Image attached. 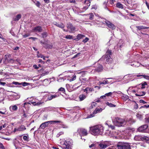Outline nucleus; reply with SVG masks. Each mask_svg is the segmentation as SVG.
I'll return each mask as SVG.
<instances>
[{
  "label": "nucleus",
  "mask_w": 149,
  "mask_h": 149,
  "mask_svg": "<svg viewBox=\"0 0 149 149\" xmlns=\"http://www.w3.org/2000/svg\"><path fill=\"white\" fill-rule=\"evenodd\" d=\"M90 129L91 133L94 136L102 134L104 130L103 127L100 125L90 127Z\"/></svg>",
  "instance_id": "obj_1"
},
{
  "label": "nucleus",
  "mask_w": 149,
  "mask_h": 149,
  "mask_svg": "<svg viewBox=\"0 0 149 149\" xmlns=\"http://www.w3.org/2000/svg\"><path fill=\"white\" fill-rule=\"evenodd\" d=\"M112 122L115 125L118 127H123L126 123L124 119L118 117H115Z\"/></svg>",
  "instance_id": "obj_2"
},
{
  "label": "nucleus",
  "mask_w": 149,
  "mask_h": 149,
  "mask_svg": "<svg viewBox=\"0 0 149 149\" xmlns=\"http://www.w3.org/2000/svg\"><path fill=\"white\" fill-rule=\"evenodd\" d=\"M118 149H131L130 145L128 143H120L117 145Z\"/></svg>",
  "instance_id": "obj_3"
},
{
  "label": "nucleus",
  "mask_w": 149,
  "mask_h": 149,
  "mask_svg": "<svg viewBox=\"0 0 149 149\" xmlns=\"http://www.w3.org/2000/svg\"><path fill=\"white\" fill-rule=\"evenodd\" d=\"M60 121H49L46 122L42 123L40 125V127L42 129H44L45 128L47 127L49 125L56 123H59Z\"/></svg>",
  "instance_id": "obj_4"
},
{
  "label": "nucleus",
  "mask_w": 149,
  "mask_h": 149,
  "mask_svg": "<svg viewBox=\"0 0 149 149\" xmlns=\"http://www.w3.org/2000/svg\"><path fill=\"white\" fill-rule=\"evenodd\" d=\"M112 52L110 50H108L106 52L105 57L107 59L106 62L108 64L111 63L112 60L111 58L110 55H111Z\"/></svg>",
  "instance_id": "obj_5"
},
{
  "label": "nucleus",
  "mask_w": 149,
  "mask_h": 149,
  "mask_svg": "<svg viewBox=\"0 0 149 149\" xmlns=\"http://www.w3.org/2000/svg\"><path fill=\"white\" fill-rule=\"evenodd\" d=\"M67 27L68 30L67 31H69L70 33L73 32L76 29L75 27L70 23H68L67 24Z\"/></svg>",
  "instance_id": "obj_6"
},
{
  "label": "nucleus",
  "mask_w": 149,
  "mask_h": 149,
  "mask_svg": "<svg viewBox=\"0 0 149 149\" xmlns=\"http://www.w3.org/2000/svg\"><path fill=\"white\" fill-rule=\"evenodd\" d=\"M64 149H71L72 145V142L69 141H65L64 143Z\"/></svg>",
  "instance_id": "obj_7"
},
{
  "label": "nucleus",
  "mask_w": 149,
  "mask_h": 149,
  "mask_svg": "<svg viewBox=\"0 0 149 149\" xmlns=\"http://www.w3.org/2000/svg\"><path fill=\"white\" fill-rule=\"evenodd\" d=\"M77 131L81 136H86L88 134L87 130L84 129H79Z\"/></svg>",
  "instance_id": "obj_8"
},
{
  "label": "nucleus",
  "mask_w": 149,
  "mask_h": 149,
  "mask_svg": "<svg viewBox=\"0 0 149 149\" xmlns=\"http://www.w3.org/2000/svg\"><path fill=\"white\" fill-rule=\"evenodd\" d=\"M136 90V93L135 95L136 96H143L145 95L146 93V92L144 91H142V89L140 88H138Z\"/></svg>",
  "instance_id": "obj_9"
},
{
  "label": "nucleus",
  "mask_w": 149,
  "mask_h": 149,
  "mask_svg": "<svg viewBox=\"0 0 149 149\" xmlns=\"http://www.w3.org/2000/svg\"><path fill=\"white\" fill-rule=\"evenodd\" d=\"M105 22L109 29L112 30H114L116 29L115 26L109 21L106 20Z\"/></svg>",
  "instance_id": "obj_10"
},
{
  "label": "nucleus",
  "mask_w": 149,
  "mask_h": 149,
  "mask_svg": "<svg viewBox=\"0 0 149 149\" xmlns=\"http://www.w3.org/2000/svg\"><path fill=\"white\" fill-rule=\"evenodd\" d=\"M43 47L46 49H51L52 48L53 45L52 43L50 42V41L47 40L46 44L45 45H44Z\"/></svg>",
  "instance_id": "obj_11"
},
{
  "label": "nucleus",
  "mask_w": 149,
  "mask_h": 149,
  "mask_svg": "<svg viewBox=\"0 0 149 149\" xmlns=\"http://www.w3.org/2000/svg\"><path fill=\"white\" fill-rule=\"evenodd\" d=\"M148 127L147 125H143L139 127L138 129V131L140 132H144Z\"/></svg>",
  "instance_id": "obj_12"
},
{
  "label": "nucleus",
  "mask_w": 149,
  "mask_h": 149,
  "mask_svg": "<svg viewBox=\"0 0 149 149\" xmlns=\"http://www.w3.org/2000/svg\"><path fill=\"white\" fill-rule=\"evenodd\" d=\"M33 32H41L42 31V29L40 26H37L34 28L33 29Z\"/></svg>",
  "instance_id": "obj_13"
},
{
  "label": "nucleus",
  "mask_w": 149,
  "mask_h": 149,
  "mask_svg": "<svg viewBox=\"0 0 149 149\" xmlns=\"http://www.w3.org/2000/svg\"><path fill=\"white\" fill-rule=\"evenodd\" d=\"M147 85V83L146 82H144L138 85H137L136 87L137 88H140L143 89L145 88V86Z\"/></svg>",
  "instance_id": "obj_14"
},
{
  "label": "nucleus",
  "mask_w": 149,
  "mask_h": 149,
  "mask_svg": "<svg viewBox=\"0 0 149 149\" xmlns=\"http://www.w3.org/2000/svg\"><path fill=\"white\" fill-rule=\"evenodd\" d=\"M110 122L109 121H107L105 123V124L106 125H107L109 128H110L112 130H114L115 128V127L113 125H112L110 123Z\"/></svg>",
  "instance_id": "obj_15"
},
{
  "label": "nucleus",
  "mask_w": 149,
  "mask_h": 149,
  "mask_svg": "<svg viewBox=\"0 0 149 149\" xmlns=\"http://www.w3.org/2000/svg\"><path fill=\"white\" fill-rule=\"evenodd\" d=\"M53 24L57 26H58L60 28L63 29L65 27L64 25L62 23L60 24L58 23L57 22H53Z\"/></svg>",
  "instance_id": "obj_16"
},
{
  "label": "nucleus",
  "mask_w": 149,
  "mask_h": 149,
  "mask_svg": "<svg viewBox=\"0 0 149 149\" xmlns=\"http://www.w3.org/2000/svg\"><path fill=\"white\" fill-rule=\"evenodd\" d=\"M103 69V68L102 65H101L99 64L95 69V71L97 72H99L102 71Z\"/></svg>",
  "instance_id": "obj_17"
},
{
  "label": "nucleus",
  "mask_w": 149,
  "mask_h": 149,
  "mask_svg": "<svg viewBox=\"0 0 149 149\" xmlns=\"http://www.w3.org/2000/svg\"><path fill=\"white\" fill-rule=\"evenodd\" d=\"M13 142L14 146L17 148V147H18L20 143L19 141L17 140L16 138H15L13 140Z\"/></svg>",
  "instance_id": "obj_18"
},
{
  "label": "nucleus",
  "mask_w": 149,
  "mask_h": 149,
  "mask_svg": "<svg viewBox=\"0 0 149 149\" xmlns=\"http://www.w3.org/2000/svg\"><path fill=\"white\" fill-rule=\"evenodd\" d=\"M26 129V128L24 125H21L18 127V131H23L25 130Z\"/></svg>",
  "instance_id": "obj_19"
},
{
  "label": "nucleus",
  "mask_w": 149,
  "mask_h": 149,
  "mask_svg": "<svg viewBox=\"0 0 149 149\" xmlns=\"http://www.w3.org/2000/svg\"><path fill=\"white\" fill-rule=\"evenodd\" d=\"M137 28V31H138L141 29H148L149 28V27H146L143 26H136Z\"/></svg>",
  "instance_id": "obj_20"
},
{
  "label": "nucleus",
  "mask_w": 149,
  "mask_h": 149,
  "mask_svg": "<svg viewBox=\"0 0 149 149\" xmlns=\"http://www.w3.org/2000/svg\"><path fill=\"white\" fill-rule=\"evenodd\" d=\"M22 15L20 14H18L15 17L13 18V20L15 21H18L21 17Z\"/></svg>",
  "instance_id": "obj_21"
},
{
  "label": "nucleus",
  "mask_w": 149,
  "mask_h": 149,
  "mask_svg": "<svg viewBox=\"0 0 149 149\" xmlns=\"http://www.w3.org/2000/svg\"><path fill=\"white\" fill-rule=\"evenodd\" d=\"M93 91V88L89 87H87L84 90V92H86V93L87 94L88 93H89L90 92H91Z\"/></svg>",
  "instance_id": "obj_22"
},
{
  "label": "nucleus",
  "mask_w": 149,
  "mask_h": 149,
  "mask_svg": "<svg viewBox=\"0 0 149 149\" xmlns=\"http://www.w3.org/2000/svg\"><path fill=\"white\" fill-rule=\"evenodd\" d=\"M134 139L137 141H141L142 136L139 135H136L134 137Z\"/></svg>",
  "instance_id": "obj_23"
},
{
  "label": "nucleus",
  "mask_w": 149,
  "mask_h": 149,
  "mask_svg": "<svg viewBox=\"0 0 149 149\" xmlns=\"http://www.w3.org/2000/svg\"><path fill=\"white\" fill-rule=\"evenodd\" d=\"M86 97V96L84 94H81L80 95L79 97V101H82L84 100Z\"/></svg>",
  "instance_id": "obj_24"
},
{
  "label": "nucleus",
  "mask_w": 149,
  "mask_h": 149,
  "mask_svg": "<svg viewBox=\"0 0 149 149\" xmlns=\"http://www.w3.org/2000/svg\"><path fill=\"white\" fill-rule=\"evenodd\" d=\"M102 109L101 108H96L93 112V114H95L97 113L101 112Z\"/></svg>",
  "instance_id": "obj_25"
},
{
  "label": "nucleus",
  "mask_w": 149,
  "mask_h": 149,
  "mask_svg": "<svg viewBox=\"0 0 149 149\" xmlns=\"http://www.w3.org/2000/svg\"><path fill=\"white\" fill-rule=\"evenodd\" d=\"M142 141H149V136H142Z\"/></svg>",
  "instance_id": "obj_26"
},
{
  "label": "nucleus",
  "mask_w": 149,
  "mask_h": 149,
  "mask_svg": "<svg viewBox=\"0 0 149 149\" xmlns=\"http://www.w3.org/2000/svg\"><path fill=\"white\" fill-rule=\"evenodd\" d=\"M10 108L11 111H16L17 110V107L16 105H15L10 106Z\"/></svg>",
  "instance_id": "obj_27"
},
{
  "label": "nucleus",
  "mask_w": 149,
  "mask_h": 149,
  "mask_svg": "<svg viewBox=\"0 0 149 149\" xmlns=\"http://www.w3.org/2000/svg\"><path fill=\"white\" fill-rule=\"evenodd\" d=\"M85 78H80V80L81 83H85L86 81H88V79Z\"/></svg>",
  "instance_id": "obj_28"
},
{
  "label": "nucleus",
  "mask_w": 149,
  "mask_h": 149,
  "mask_svg": "<svg viewBox=\"0 0 149 149\" xmlns=\"http://www.w3.org/2000/svg\"><path fill=\"white\" fill-rule=\"evenodd\" d=\"M116 6L117 7L121 9L123 8V5L120 2H118L116 4Z\"/></svg>",
  "instance_id": "obj_29"
},
{
  "label": "nucleus",
  "mask_w": 149,
  "mask_h": 149,
  "mask_svg": "<svg viewBox=\"0 0 149 149\" xmlns=\"http://www.w3.org/2000/svg\"><path fill=\"white\" fill-rule=\"evenodd\" d=\"M99 146L101 149H104L107 147V145L105 144L100 143L99 144Z\"/></svg>",
  "instance_id": "obj_30"
},
{
  "label": "nucleus",
  "mask_w": 149,
  "mask_h": 149,
  "mask_svg": "<svg viewBox=\"0 0 149 149\" xmlns=\"http://www.w3.org/2000/svg\"><path fill=\"white\" fill-rule=\"evenodd\" d=\"M127 121L129 122L130 124H132L135 123L136 121L132 118H129L127 120Z\"/></svg>",
  "instance_id": "obj_31"
},
{
  "label": "nucleus",
  "mask_w": 149,
  "mask_h": 149,
  "mask_svg": "<svg viewBox=\"0 0 149 149\" xmlns=\"http://www.w3.org/2000/svg\"><path fill=\"white\" fill-rule=\"evenodd\" d=\"M31 103L32 104H33V105H39L40 104H42L44 102H38L37 103H36V102H31Z\"/></svg>",
  "instance_id": "obj_32"
},
{
  "label": "nucleus",
  "mask_w": 149,
  "mask_h": 149,
  "mask_svg": "<svg viewBox=\"0 0 149 149\" xmlns=\"http://www.w3.org/2000/svg\"><path fill=\"white\" fill-rule=\"evenodd\" d=\"M123 95L122 96V98L125 101H126L129 99V96L123 94Z\"/></svg>",
  "instance_id": "obj_33"
},
{
  "label": "nucleus",
  "mask_w": 149,
  "mask_h": 149,
  "mask_svg": "<svg viewBox=\"0 0 149 149\" xmlns=\"http://www.w3.org/2000/svg\"><path fill=\"white\" fill-rule=\"evenodd\" d=\"M91 1L90 0H85L84 1V3L87 5V6H89L90 5Z\"/></svg>",
  "instance_id": "obj_34"
},
{
  "label": "nucleus",
  "mask_w": 149,
  "mask_h": 149,
  "mask_svg": "<svg viewBox=\"0 0 149 149\" xmlns=\"http://www.w3.org/2000/svg\"><path fill=\"white\" fill-rule=\"evenodd\" d=\"M29 136L28 134H27V136L24 135L23 136V139L26 142H28L29 141Z\"/></svg>",
  "instance_id": "obj_35"
},
{
  "label": "nucleus",
  "mask_w": 149,
  "mask_h": 149,
  "mask_svg": "<svg viewBox=\"0 0 149 149\" xmlns=\"http://www.w3.org/2000/svg\"><path fill=\"white\" fill-rule=\"evenodd\" d=\"M84 37V35H83L79 34L77 36V39L78 40H79L81 38Z\"/></svg>",
  "instance_id": "obj_36"
},
{
  "label": "nucleus",
  "mask_w": 149,
  "mask_h": 149,
  "mask_svg": "<svg viewBox=\"0 0 149 149\" xmlns=\"http://www.w3.org/2000/svg\"><path fill=\"white\" fill-rule=\"evenodd\" d=\"M42 36V38H45L47 37L48 36L47 33L46 32H44L41 34Z\"/></svg>",
  "instance_id": "obj_37"
},
{
  "label": "nucleus",
  "mask_w": 149,
  "mask_h": 149,
  "mask_svg": "<svg viewBox=\"0 0 149 149\" xmlns=\"http://www.w3.org/2000/svg\"><path fill=\"white\" fill-rule=\"evenodd\" d=\"M65 38L67 39H68L70 40L73 39L72 36L70 35H66L65 37Z\"/></svg>",
  "instance_id": "obj_38"
},
{
  "label": "nucleus",
  "mask_w": 149,
  "mask_h": 149,
  "mask_svg": "<svg viewBox=\"0 0 149 149\" xmlns=\"http://www.w3.org/2000/svg\"><path fill=\"white\" fill-rule=\"evenodd\" d=\"M33 3L38 7H39L40 5V2L38 1H33Z\"/></svg>",
  "instance_id": "obj_39"
},
{
  "label": "nucleus",
  "mask_w": 149,
  "mask_h": 149,
  "mask_svg": "<svg viewBox=\"0 0 149 149\" xmlns=\"http://www.w3.org/2000/svg\"><path fill=\"white\" fill-rule=\"evenodd\" d=\"M108 83V81H104L103 82L100 81L99 82V85H101L102 84H105Z\"/></svg>",
  "instance_id": "obj_40"
},
{
  "label": "nucleus",
  "mask_w": 149,
  "mask_h": 149,
  "mask_svg": "<svg viewBox=\"0 0 149 149\" xmlns=\"http://www.w3.org/2000/svg\"><path fill=\"white\" fill-rule=\"evenodd\" d=\"M106 104L110 107H115L116 106V105L113 104L111 103H109L108 102H107Z\"/></svg>",
  "instance_id": "obj_41"
},
{
  "label": "nucleus",
  "mask_w": 149,
  "mask_h": 149,
  "mask_svg": "<svg viewBox=\"0 0 149 149\" xmlns=\"http://www.w3.org/2000/svg\"><path fill=\"white\" fill-rule=\"evenodd\" d=\"M136 116L137 118L140 120H141L142 118V115L138 113L136 114Z\"/></svg>",
  "instance_id": "obj_42"
},
{
  "label": "nucleus",
  "mask_w": 149,
  "mask_h": 149,
  "mask_svg": "<svg viewBox=\"0 0 149 149\" xmlns=\"http://www.w3.org/2000/svg\"><path fill=\"white\" fill-rule=\"evenodd\" d=\"M46 41L45 39H44L43 41L41 40L40 41V43L42 45H45L46 44Z\"/></svg>",
  "instance_id": "obj_43"
},
{
  "label": "nucleus",
  "mask_w": 149,
  "mask_h": 149,
  "mask_svg": "<svg viewBox=\"0 0 149 149\" xmlns=\"http://www.w3.org/2000/svg\"><path fill=\"white\" fill-rule=\"evenodd\" d=\"M43 55L42 54L38 52V54H37V57L38 58H42V57Z\"/></svg>",
  "instance_id": "obj_44"
},
{
  "label": "nucleus",
  "mask_w": 149,
  "mask_h": 149,
  "mask_svg": "<svg viewBox=\"0 0 149 149\" xmlns=\"http://www.w3.org/2000/svg\"><path fill=\"white\" fill-rule=\"evenodd\" d=\"M76 79V75H74L72 77V78H71L69 79V81H72L73 80H75Z\"/></svg>",
  "instance_id": "obj_45"
},
{
  "label": "nucleus",
  "mask_w": 149,
  "mask_h": 149,
  "mask_svg": "<svg viewBox=\"0 0 149 149\" xmlns=\"http://www.w3.org/2000/svg\"><path fill=\"white\" fill-rule=\"evenodd\" d=\"M58 91H61L63 93H64V92H65V89L62 87L60 88L59 89H58Z\"/></svg>",
  "instance_id": "obj_46"
},
{
  "label": "nucleus",
  "mask_w": 149,
  "mask_h": 149,
  "mask_svg": "<svg viewBox=\"0 0 149 149\" xmlns=\"http://www.w3.org/2000/svg\"><path fill=\"white\" fill-rule=\"evenodd\" d=\"M87 72L82 71L80 72V73L81 74V76L83 77Z\"/></svg>",
  "instance_id": "obj_47"
},
{
  "label": "nucleus",
  "mask_w": 149,
  "mask_h": 149,
  "mask_svg": "<svg viewBox=\"0 0 149 149\" xmlns=\"http://www.w3.org/2000/svg\"><path fill=\"white\" fill-rule=\"evenodd\" d=\"M143 77L146 79L149 80V76L147 75H143Z\"/></svg>",
  "instance_id": "obj_48"
},
{
  "label": "nucleus",
  "mask_w": 149,
  "mask_h": 149,
  "mask_svg": "<svg viewBox=\"0 0 149 149\" xmlns=\"http://www.w3.org/2000/svg\"><path fill=\"white\" fill-rule=\"evenodd\" d=\"M90 14V16L89 19H90L92 20L93 19V17L94 16L93 14V13H91Z\"/></svg>",
  "instance_id": "obj_49"
},
{
  "label": "nucleus",
  "mask_w": 149,
  "mask_h": 149,
  "mask_svg": "<svg viewBox=\"0 0 149 149\" xmlns=\"http://www.w3.org/2000/svg\"><path fill=\"white\" fill-rule=\"evenodd\" d=\"M112 94V92H110L108 93L105 94V95L107 96H111Z\"/></svg>",
  "instance_id": "obj_50"
},
{
  "label": "nucleus",
  "mask_w": 149,
  "mask_h": 149,
  "mask_svg": "<svg viewBox=\"0 0 149 149\" xmlns=\"http://www.w3.org/2000/svg\"><path fill=\"white\" fill-rule=\"evenodd\" d=\"M0 148L2 149H5V147L3 144L1 143H0Z\"/></svg>",
  "instance_id": "obj_51"
},
{
  "label": "nucleus",
  "mask_w": 149,
  "mask_h": 149,
  "mask_svg": "<svg viewBox=\"0 0 149 149\" xmlns=\"http://www.w3.org/2000/svg\"><path fill=\"white\" fill-rule=\"evenodd\" d=\"M49 72L48 71H45L44 72V73H42V74H41V75L42 76H44L45 75L47 74H49Z\"/></svg>",
  "instance_id": "obj_52"
},
{
  "label": "nucleus",
  "mask_w": 149,
  "mask_h": 149,
  "mask_svg": "<svg viewBox=\"0 0 149 149\" xmlns=\"http://www.w3.org/2000/svg\"><path fill=\"white\" fill-rule=\"evenodd\" d=\"M96 103L95 102H93L91 104V108H93L96 105Z\"/></svg>",
  "instance_id": "obj_53"
},
{
  "label": "nucleus",
  "mask_w": 149,
  "mask_h": 149,
  "mask_svg": "<svg viewBox=\"0 0 149 149\" xmlns=\"http://www.w3.org/2000/svg\"><path fill=\"white\" fill-rule=\"evenodd\" d=\"M52 99V95L49 96L47 98V100H50Z\"/></svg>",
  "instance_id": "obj_54"
},
{
  "label": "nucleus",
  "mask_w": 149,
  "mask_h": 149,
  "mask_svg": "<svg viewBox=\"0 0 149 149\" xmlns=\"http://www.w3.org/2000/svg\"><path fill=\"white\" fill-rule=\"evenodd\" d=\"M139 102L140 103H143L144 104H146L147 103V102H146L145 101H144L143 100H140L139 101Z\"/></svg>",
  "instance_id": "obj_55"
},
{
  "label": "nucleus",
  "mask_w": 149,
  "mask_h": 149,
  "mask_svg": "<svg viewBox=\"0 0 149 149\" xmlns=\"http://www.w3.org/2000/svg\"><path fill=\"white\" fill-rule=\"evenodd\" d=\"M22 85L24 86H25L27 85L28 84V83H26V82H24L23 83H22Z\"/></svg>",
  "instance_id": "obj_56"
},
{
  "label": "nucleus",
  "mask_w": 149,
  "mask_h": 149,
  "mask_svg": "<svg viewBox=\"0 0 149 149\" xmlns=\"http://www.w3.org/2000/svg\"><path fill=\"white\" fill-rule=\"evenodd\" d=\"M6 84V83L4 82H1V81H0V85H2L3 86H4Z\"/></svg>",
  "instance_id": "obj_57"
},
{
  "label": "nucleus",
  "mask_w": 149,
  "mask_h": 149,
  "mask_svg": "<svg viewBox=\"0 0 149 149\" xmlns=\"http://www.w3.org/2000/svg\"><path fill=\"white\" fill-rule=\"evenodd\" d=\"M141 107H146V108H148L149 107V105L148 104H146V105H144L143 106Z\"/></svg>",
  "instance_id": "obj_58"
},
{
  "label": "nucleus",
  "mask_w": 149,
  "mask_h": 149,
  "mask_svg": "<svg viewBox=\"0 0 149 149\" xmlns=\"http://www.w3.org/2000/svg\"><path fill=\"white\" fill-rule=\"evenodd\" d=\"M95 145L94 144H92L89 146L90 148H91L95 146Z\"/></svg>",
  "instance_id": "obj_59"
},
{
  "label": "nucleus",
  "mask_w": 149,
  "mask_h": 149,
  "mask_svg": "<svg viewBox=\"0 0 149 149\" xmlns=\"http://www.w3.org/2000/svg\"><path fill=\"white\" fill-rule=\"evenodd\" d=\"M88 7L89 6H85L83 8V9L84 10H85L88 8Z\"/></svg>",
  "instance_id": "obj_60"
},
{
  "label": "nucleus",
  "mask_w": 149,
  "mask_h": 149,
  "mask_svg": "<svg viewBox=\"0 0 149 149\" xmlns=\"http://www.w3.org/2000/svg\"><path fill=\"white\" fill-rule=\"evenodd\" d=\"M97 8V6L96 5H93L92 6V9H96Z\"/></svg>",
  "instance_id": "obj_61"
},
{
  "label": "nucleus",
  "mask_w": 149,
  "mask_h": 149,
  "mask_svg": "<svg viewBox=\"0 0 149 149\" xmlns=\"http://www.w3.org/2000/svg\"><path fill=\"white\" fill-rule=\"evenodd\" d=\"M135 102V105H134V107L137 109L138 107V105L135 102Z\"/></svg>",
  "instance_id": "obj_62"
},
{
  "label": "nucleus",
  "mask_w": 149,
  "mask_h": 149,
  "mask_svg": "<svg viewBox=\"0 0 149 149\" xmlns=\"http://www.w3.org/2000/svg\"><path fill=\"white\" fill-rule=\"evenodd\" d=\"M52 97V99L55 98L57 97L58 96L56 94L54 95H51Z\"/></svg>",
  "instance_id": "obj_63"
},
{
  "label": "nucleus",
  "mask_w": 149,
  "mask_h": 149,
  "mask_svg": "<svg viewBox=\"0 0 149 149\" xmlns=\"http://www.w3.org/2000/svg\"><path fill=\"white\" fill-rule=\"evenodd\" d=\"M63 132H61L59 133L57 135V136L58 137L59 136L61 135L62 134H63Z\"/></svg>",
  "instance_id": "obj_64"
}]
</instances>
